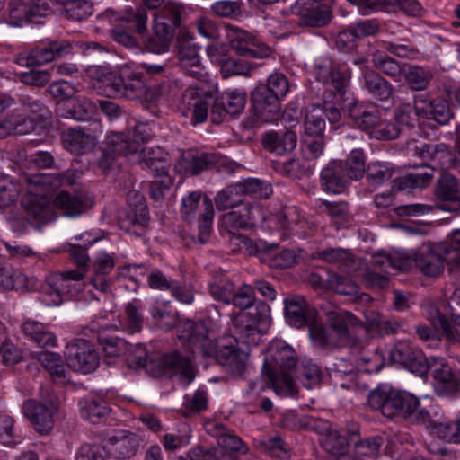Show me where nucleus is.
I'll list each match as a JSON object with an SVG mask.
<instances>
[{
	"mask_svg": "<svg viewBox=\"0 0 460 460\" xmlns=\"http://www.w3.org/2000/svg\"><path fill=\"white\" fill-rule=\"evenodd\" d=\"M321 70L316 76L318 81L330 84L334 91L345 92L347 77L344 73L331 66H325L321 68Z\"/></svg>",
	"mask_w": 460,
	"mask_h": 460,
	"instance_id": "obj_61",
	"label": "nucleus"
},
{
	"mask_svg": "<svg viewBox=\"0 0 460 460\" xmlns=\"http://www.w3.org/2000/svg\"><path fill=\"white\" fill-rule=\"evenodd\" d=\"M346 168V172L350 180H359L367 172L365 167V156L361 149H354L350 152L347 160L343 162Z\"/></svg>",
	"mask_w": 460,
	"mask_h": 460,
	"instance_id": "obj_55",
	"label": "nucleus"
},
{
	"mask_svg": "<svg viewBox=\"0 0 460 460\" xmlns=\"http://www.w3.org/2000/svg\"><path fill=\"white\" fill-rule=\"evenodd\" d=\"M325 127L320 105H313L305 117L304 137H324Z\"/></svg>",
	"mask_w": 460,
	"mask_h": 460,
	"instance_id": "obj_46",
	"label": "nucleus"
},
{
	"mask_svg": "<svg viewBox=\"0 0 460 460\" xmlns=\"http://www.w3.org/2000/svg\"><path fill=\"white\" fill-rule=\"evenodd\" d=\"M127 327L131 333L141 331L144 316L142 313V305L138 299H133L128 302L125 308Z\"/></svg>",
	"mask_w": 460,
	"mask_h": 460,
	"instance_id": "obj_57",
	"label": "nucleus"
},
{
	"mask_svg": "<svg viewBox=\"0 0 460 460\" xmlns=\"http://www.w3.org/2000/svg\"><path fill=\"white\" fill-rule=\"evenodd\" d=\"M200 199L201 194L199 191H192L184 197L181 201L182 218L189 224L196 222L199 230L197 238L190 236L189 239H186V245L189 247L191 244L201 243V213L199 212Z\"/></svg>",
	"mask_w": 460,
	"mask_h": 460,
	"instance_id": "obj_28",
	"label": "nucleus"
},
{
	"mask_svg": "<svg viewBox=\"0 0 460 460\" xmlns=\"http://www.w3.org/2000/svg\"><path fill=\"white\" fill-rule=\"evenodd\" d=\"M141 441L137 434L124 431L122 435L114 436L109 439L112 447L111 453L117 459H129L137 454Z\"/></svg>",
	"mask_w": 460,
	"mask_h": 460,
	"instance_id": "obj_31",
	"label": "nucleus"
},
{
	"mask_svg": "<svg viewBox=\"0 0 460 460\" xmlns=\"http://www.w3.org/2000/svg\"><path fill=\"white\" fill-rule=\"evenodd\" d=\"M25 277L18 270L13 269L8 262L0 270V290H11L21 285Z\"/></svg>",
	"mask_w": 460,
	"mask_h": 460,
	"instance_id": "obj_64",
	"label": "nucleus"
},
{
	"mask_svg": "<svg viewBox=\"0 0 460 460\" xmlns=\"http://www.w3.org/2000/svg\"><path fill=\"white\" fill-rule=\"evenodd\" d=\"M349 115L355 122V124L362 130L373 129V135L375 136V130L377 128L379 122L378 111L376 110L369 111L363 105L351 104L349 108Z\"/></svg>",
	"mask_w": 460,
	"mask_h": 460,
	"instance_id": "obj_42",
	"label": "nucleus"
},
{
	"mask_svg": "<svg viewBox=\"0 0 460 460\" xmlns=\"http://www.w3.org/2000/svg\"><path fill=\"white\" fill-rule=\"evenodd\" d=\"M253 34L236 26H229L227 37L232 49L240 57H243Z\"/></svg>",
	"mask_w": 460,
	"mask_h": 460,
	"instance_id": "obj_54",
	"label": "nucleus"
},
{
	"mask_svg": "<svg viewBox=\"0 0 460 460\" xmlns=\"http://www.w3.org/2000/svg\"><path fill=\"white\" fill-rule=\"evenodd\" d=\"M146 20L147 13L144 8L128 12L124 16L115 18L119 23L110 31V35L116 42L127 48H132L136 46L137 41L129 31H136L141 35L145 34Z\"/></svg>",
	"mask_w": 460,
	"mask_h": 460,
	"instance_id": "obj_12",
	"label": "nucleus"
},
{
	"mask_svg": "<svg viewBox=\"0 0 460 460\" xmlns=\"http://www.w3.org/2000/svg\"><path fill=\"white\" fill-rule=\"evenodd\" d=\"M260 213V208L245 204L242 210H233L223 216L222 224L227 233L238 232L255 225V213Z\"/></svg>",
	"mask_w": 460,
	"mask_h": 460,
	"instance_id": "obj_26",
	"label": "nucleus"
},
{
	"mask_svg": "<svg viewBox=\"0 0 460 460\" xmlns=\"http://www.w3.org/2000/svg\"><path fill=\"white\" fill-rule=\"evenodd\" d=\"M438 438L448 443H460V416L454 420L435 425Z\"/></svg>",
	"mask_w": 460,
	"mask_h": 460,
	"instance_id": "obj_62",
	"label": "nucleus"
},
{
	"mask_svg": "<svg viewBox=\"0 0 460 460\" xmlns=\"http://www.w3.org/2000/svg\"><path fill=\"white\" fill-rule=\"evenodd\" d=\"M435 193L443 203L440 208L445 211L460 212V189L456 177L443 175L437 182Z\"/></svg>",
	"mask_w": 460,
	"mask_h": 460,
	"instance_id": "obj_23",
	"label": "nucleus"
},
{
	"mask_svg": "<svg viewBox=\"0 0 460 460\" xmlns=\"http://www.w3.org/2000/svg\"><path fill=\"white\" fill-rule=\"evenodd\" d=\"M182 116L190 117V123L196 126L201 122V89L190 86L182 94Z\"/></svg>",
	"mask_w": 460,
	"mask_h": 460,
	"instance_id": "obj_37",
	"label": "nucleus"
},
{
	"mask_svg": "<svg viewBox=\"0 0 460 460\" xmlns=\"http://www.w3.org/2000/svg\"><path fill=\"white\" fill-rule=\"evenodd\" d=\"M179 330V339L186 341L187 347L193 352L195 349L201 348V341L199 333L196 331V323L190 320L184 322H178L177 325Z\"/></svg>",
	"mask_w": 460,
	"mask_h": 460,
	"instance_id": "obj_58",
	"label": "nucleus"
},
{
	"mask_svg": "<svg viewBox=\"0 0 460 460\" xmlns=\"http://www.w3.org/2000/svg\"><path fill=\"white\" fill-rule=\"evenodd\" d=\"M241 193L255 199H267L272 193L270 184L259 179L251 178L238 182Z\"/></svg>",
	"mask_w": 460,
	"mask_h": 460,
	"instance_id": "obj_51",
	"label": "nucleus"
},
{
	"mask_svg": "<svg viewBox=\"0 0 460 460\" xmlns=\"http://www.w3.org/2000/svg\"><path fill=\"white\" fill-rule=\"evenodd\" d=\"M405 83L413 91L426 90L433 77L431 71L426 67L404 63L402 75Z\"/></svg>",
	"mask_w": 460,
	"mask_h": 460,
	"instance_id": "obj_39",
	"label": "nucleus"
},
{
	"mask_svg": "<svg viewBox=\"0 0 460 460\" xmlns=\"http://www.w3.org/2000/svg\"><path fill=\"white\" fill-rule=\"evenodd\" d=\"M151 315L155 324L165 332L172 330L179 321L178 312L168 308L167 302H156L151 308Z\"/></svg>",
	"mask_w": 460,
	"mask_h": 460,
	"instance_id": "obj_45",
	"label": "nucleus"
},
{
	"mask_svg": "<svg viewBox=\"0 0 460 460\" xmlns=\"http://www.w3.org/2000/svg\"><path fill=\"white\" fill-rule=\"evenodd\" d=\"M143 168H146L154 172V180L150 182V195L155 201L163 200L164 193L168 191L173 184L172 178L168 174V170L164 162L161 158H155L144 155L139 160Z\"/></svg>",
	"mask_w": 460,
	"mask_h": 460,
	"instance_id": "obj_15",
	"label": "nucleus"
},
{
	"mask_svg": "<svg viewBox=\"0 0 460 460\" xmlns=\"http://www.w3.org/2000/svg\"><path fill=\"white\" fill-rule=\"evenodd\" d=\"M65 358L67 367L74 371L89 374L100 364L99 353L85 339H74L66 347Z\"/></svg>",
	"mask_w": 460,
	"mask_h": 460,
	"instance_id": "obj_10",
	"label": "nucleus"
},
{
	"mask_svg": "<svg viewBox=\"0 0 460 460\" xmlns=\"http://www.w3.org/2000/svg\"><path fill=\"white\" fill-rule=\"evenodd\" d=\"M95 110V104L85 97L64 101L58 104L60 117L75 120H88Z\"/></svg>",
	"mask_w": 460,
	"mask_h": 460,
	"instance_id": "obj_29",
	"label": "nucleus"
},
{
	"mask_svg": "<svg viewBox=\"0 0 460 460\" xmlns=\"http://www.w3.org/2000/svg\"><path fill=\"white\" fill-rule=\"evenodd\" d=\"M72 45L69 41L51 40L27 52L20 53L16 58V63L21 66H40L55 59L61 58L71 53Z\"/></svg>",
	"mask_w": 460,
	"mask_h": 460,
	"instance_id": "obj_11",
	"label": "nucleus"
},
{
	"mask_svg": "<svg viewBox=\"0 0 460 460\" xmlns=\"http://www.w3.org/2000/svg\"><path fill=\"white\" fill-rule=\"evenodd\" d=\"M349 181L343 161L332 160L321 171V186L325 191L334 194L341 193L348 187Z\"/></svg>",
	"mask_w": 460,
	"mask_h": 460,
	"instance_id": "obj_20",
	"label": "nucleus"
},
{
	"mask_svg": "<svg viewBox=\"0 0 460 460\" xmlns=\"http://www.w3.org/2000/svg\"><path fill=\"white\" fill-rule=\"evenodd\" d=\"M433 178V169L426 166L419 172H410L395 178L393 181V189L406 190L411 189H421L427 187Z\"/></svg>",
	"mask_w": 460,
	"mask_h": 460,
	"instance_id": "obj_36",
	"label": "nucleus"
},
{
	"mask_svg": "<svg viewBox=\"0 0 460 460\" xmlns=\"http://www.w3.org/2000/svg\"><path fill=\"white\" fill-rule=\"evenodd\" d=\"M58 410V404L54 397L48 400H26L22 407L25 418L32 425L36 432L48 435L54 428V416Z\"/></svg>",
	"mask_w": 460,
	"mask_h": 460,
	"instance_id": "obj_9",
	"label": "nucleus"
},
{
	"mask_svg": "<svg viewBox=\"0 0 460 460\" xmlns=\"http://www.w3.org/2000/svg\"><path fill=\"white\" fill-rule=\"evenodd\" d=\"M217 84L203 80V121L210 114L213 123L219 124L226 114H239L246 103L244 91H232L217 97Z\"/></svg>",
	"mask_w": 460,
	"mask_h": 460,
	"instance_id": "obj_4",
	"label": "nucleus"
},
{
	"mask_svg": "<svg viewBox=\"0 0 460 460\" xmlns=\"http://www.w3.org/2000/svg\"><path fill=\"white\" fill-rule=\"evenodd\" d=\"M36 359L49 372L53 381L61 385L66 383V367L61 355L50 351L35 353Z\"/></svg>",
	"mask_w": 460,
	"mask_h": 460,
	"instance_id": "obj_33",
	"label": "nucleus"
},
{
	"mask_svg": "<svg viewBox=\"0 0 460 460\" xmlns=\"http://www.w3.org/2000/svg\"><path fill=\"white\" fill-rule=\"evenodd\" d=\"M324 314L328 328L314 323L309 328L310 337L320 348L340 347L342 340L349 337V327L358 324V319L350 312L340 308L324 310Z\"/></svg>",
	"mask_w": 460,
	"mask_h": 460,
	"instance_id": "obj_2",
	"label": "nucleus"
},
{
	"mask_svg": "<svg viewBox=\"0 0 460 460\" xmlns=\"http://www.w3.org/2000/svg\"><path fill=\"white\" fill-rule=\"evenodd\" d=\"M64 8L66 17L74 21H83L93 13V5L86 0L66 1Z\"/></svg>",
	"mask_w": 460,
	"mask_h": 460,
	"instance_id": "obj_59",
	"label": "nucleus"
},
{
	"mask_svg": "<svg viewBox=\"0 0 460 460\" xmlns=\"http://www.w3.org/2000/svg\"><path fill=\"white\" fill-rule=\"evenodd\" d=\"M328 287L342 296H357L359 291V287L354 281L338 274L329 276Z\"/></svg>",
	"mask_w": 460,
	"mask_h": 460,
	"instance_id": "obj_60",
	"label": "nucleus"
},
{
	"mask_svg": "<svg viewBox=\"0 0 460 460\" xmlns=\"http://www.w3.org/2000/svg\"><path fill=\"white\" fill-rule=\"evenodd\" d=\"M149 136L145 131V126L137 125L132 132H111L107 136L106 146L102 156L98 160V166L104 172L111 169L119 155L127 156L136 155L138 152L139 158L144 156L142 145L146 143Z\"/></svg>",
	"mask_w": 460,
	"mask_h": 460,
	"instance_id": "obj_3",
	"label": "nucleus"
},
{
	"mask_svg": "<svg viewBox=\"0 0 460 460\" xmlns=\"http://www.w3.org/2000/svg\"><path fill=\"white\" fill-rule=\"evenodd\" d=\"M21 332L25 338L40 348H54L57 346L55 334L42 323L26 320L21 324Z\"/></svg>",
	"mask_w": 460,
	"mask_h": 460,
	"instance_id": "obj_27",
	"label": "nucleus"
},
{
	"mask_svg": "<svg viewBox=\"0 0 460 460\" xmlns=\"http://www.w3.org/2000/svg\"><path fill=\"white\" fill-rule=\"evenodd\" d=\"M271 383L273 390L281 396H294L297 393L291 371L279 369L263 370Z\"/></svg>",
	"mask_w": 460,
	"mask_h": 460,
	"instance_id": "obj_41",
	"label": "nucleus"
},
{
	"mask_svg": "<svg viewBox=\"0 0 460 460\" xmlns=\"http://www.w3.org/2000/svg\"><path fill=\"white\" fill-rule=\"evenodd\" d=\"M284 304L285 317L290 325L301 328L314 324L312 322L316 316V312L307 305L304 296L290 295L285 298Z\"/></svg>",
	"mask_w": 460,
	"mask_h": 460,
	"instance_id": "obj_19",
	"label": "nucleus"
},
{
	"mask_svg": "<svg viewBox=\"0 0 460 460\" xmlns=\"http://www.w3.org/2000/svg\"><path fill=\"white\" fill-rule=\"evenodd\" d=\"M80 407L82 416L93 424L102 422L111 413L108 402L100 397L81 401Z\"/></svg>",
	"mask_w": 460,
	"mask_h": 460,
	"instance_id": "obj_40",
	"label": "nucleus"
},
{
	"mask_svg": "<svg viewBox=\"0 0 460 460\" xmlns=\"http://www.w3.org/2000/svg\"><path fill=\"white\" fill-rule=\"evenodd\" d=\"M203 429L208 435L215 438L220 449L229 453L239 452L244 454L247 452L246 446L241 438L231 429H226L223 424L216 420H207L203 422Z\"/></svg>",
	"mask_w": 460,
	"mask_h": 460,
	"instance_id": "obj_21",
	"label": "nucleus"
},
{
	"mask_svg": "<svg viewBox=\"0 0 460 460\" xmlns=\"http://www.w3.org/2000/svg\"><path fill=\"white\" fill-rule=\"evenodd\" d=\"M431 376L435 393L439 396H454L460 389V378L443 359L432 358Z\"/></svg>",
	"mask_w": 460,
	"mask_h": 460,
	"instance_id": "obj_17",
	"label": "nucleus"
},
{
	"mask_svg": "<svg viewBox=\"0 0 460 460\" xmlns=\"http://www.w3.org/2000/svg\"><path fill=\"white\" fill-rule=\"evenodd\" d=\"M372 63L376 69L393 78L394 81H400L401 75L403 73L404 63H399L382 51H375L373 53Z\"/></svg>",
	"mask_w": 460,
	"mask_h": 460,
	"instance_id": "obj_44",
	"label": "nucleus"
},
{
	"mask_svg": "<svg viewBox=\"0 0 460 460\" xmlns=\"http://www.w3.org/2000/svg\"><path fill=\"white\" fill-rule=\"evenodd\" d=\"M160 364L164 370H172L180 374V379L184 385H189L196 376V371L189 358L182 357L179 352L164 355Z\"/></svg>",
	"mask_w": 460,
	"mask_h": 460,
	"instance_id": "obj_30",
	"label": "nucleus"
},
{
	"mask_svg": "<svg viewBox=\"0 0 460 460\" xmlns=\"http://www.w3.org/2000/svg\"><path fill=\"white\" fill-rule=\"evenodd\" d=\"M313 425L308 423L310 427L315 429L316 427L321 429L322 432H326V436L323 441L324 449L333 456H343L349 447V441L346 436L341 435L337 430L330 429L329 423L324 420L315 421Z\"/></svg>",
	"mask_w": 460,
	"mask_h": 460,
	"instance_id": "obj_34",
	"label": "nucleus"
},
{
	"mask_svg": "<svg viewBox=\"0 0 460 460\" xmlns=\"http://www.w3.org/2000/svg\"><path fill=\"white\" fill-rule=\"evenodd\" d=\"M315 258L327 263L336 264L341 270H349L353 263L351 252L342 248H328L319 251Z\"/></svg>",
	"mask_w": 460,
	"mask_h": 460,
	"instance_id": "obj_48",
	"label": "nucleus"
},
{
	"mask_svg": "<svg viewBox=\"0 0 460 460\" xmlns=\"http://www.w3.org/2000/svg\"><path fill=\"white\" fill-rule=\"evenodd\" d=\"M22 204L28 215L39 222L46 223L53 217L51 207L43 198L29 195L22 199Z\"/></svg>",
	"mask_w": 460,
	"mask_h": 460,
	"instance_id": "obj_43",
	"label": "nucleus"
},
{
	"mask_svg": "<svg viewBox=\"0 0 460 460\" xmlns=\"http://www.w3.org/2000/svg\"><path fill=\"white\" fill-rule=\"evenodd\" d=\"M242 197L238 183L229 185L217 193L215 198L216 207L219 210L235 208L243 203Z\"/></svg>",
	"mask_w": 460,
	"mask_h": 460,
	"instance_id": "obj_50",
	"label": "nucleus"
},
{
	"mask_svg": "<svg viewBox=\"0 0 460 460\" xmlns=\"http://www.w3.org/2000/svg\"><path fill=\"white\" fill-rule=\"evenodd\" d=\"M183 13L182 5L173 2H166L153 14V30L159 42L156 47H150L151 50L160 52L168 48L173 38L175 28L181 24Z\"/></svg>",
	"mask_w": 460,
	"mask_h": 460,
	"instance_id": "obj_6",
	"label": "nucleus"
},
{
	"mask_svg": "<svg viewBox=\"0 0 460 460\" xmlns=\"http://www.w3.org/2000/svg\"><path fill=\"white\" fill-rule=\"evenodd\" d=\"M234 289V283L222 278L219 279H215V281L210 283L208 286V290L211 296L214 299L222 301L225 304H231Z\"/></svg>",
	"mask_w": 460,
	"mask_h": 460,
	"instance_id": "obj_63",
	"label": "nucleus"
},
{
	"mask_svg": "<svg viewBox=\"0 0 460 460\" xmlns=\"http://www.w3.org/2000/svg\"><path fill=\"white\" fill-rule=\"evenodd\" d=\"M257 67L256 65L237 58H226L220 69L223 77L227 78L231 75L250 76L252 71Z\"/></svg>",
	"mask_w": 460,
	"mask_h": 460,
	"instance_id": "obj_52",
	"label": "nucleus"
},
{
	"mask_svg": "<svg viewBox=\"0 0 460 460\" xmlns=\"http://www.w3.org/2000/svg\"><path fill=\"white\" fill-rule=\"evenodd\" d=\"M280 100L266 87L258 85L252 94L254 117L247 118L243 121L244 127L252 128L258 127L260 121L268 123L277 120L281 111Z\"/></svg>",
	"mask_w": 460,
	"mask_h": 460,
	"instance_id": "obj_7",
	"label": "nucleus"
},
{
	"mask_svg": "<svg viewBox=\"0 0 460 460\" xmlns=\"http://www.w3.org/2000/svg\"><path fill=\"white\" fill-rule=\"evenodd\" d=\"M83 279L84 272L81 270L51 273L47 277L45 285L42 286L43 293L51 297L47 303L58 305L62 303L63 296L77 294L81 288Z\"/></svg>",
	"mask_w": 460,
	"mask_h": 460,
	"instance_id": "obj_8",
	"label": "nucleus"
},
{
	"mask_svg": "<svg viewBox=\"0 0 460 460\" xmlns=\"http://www.w3.org/2000/svg\"><path fill=\"white\" fill-rule=\"evenodd\" d=\"M194 36L186 30H182L177 36L179 57L186 73L199 79L200 76L199 46L194 42Z\"/></svg>",
	"mask_w": 460,
	"mask_h": 460,
	"instance_id": "obj_16",
	"label": "nucleus"
},
{
	"mask_svg": "<svg viewBox=\"0 0 460 460\" xmlns=\"http://www.w3.org/2000/svg\"><path fill=\"white\" fill-rule=\"evenodd\" d=\"M65 148L72 154L82 155L91 150L95 144V137L82 128H70L62 136Z\"/></svg>",
	"mask_w": 460,
	"mask_h": 460,
	"instance_id": "obj_32",
	"label": "nucleus"
},
{
	"mask_svg": "<svg viewBox=\"0 0 460 460\" xmlns=\"http://www.w3.org/2000/svg\"><path fill=\"white\" fill-rule=\"evenodd\" d=\"M107 88L113 97L135 100L145 95L146 85L137 73L122 72L108 78Z\"/></svg>",
	"mask_w": 460,
	"mask_h": 460,
	"instance_id": "obj_14",
	"label": "nucleus"
},
{
	"mask_svg": "<svg viewBox=\"0 0 460 460\" xmlns=\"http://www.w3.org/2000/svg\"><path fill=\"white\" fill-rule=\"evenodd\" d=\"M34 123L29 117L18 112L12 113L8 119H0V138L13 133L15 135H25L31 132Z\"/></svg>",
	"mask_w": 460,
	"mask_h": 460,
	"instance_id": "obj_38",
	"label": "nucleus"
},
{
	"mask_svg": "<svg viewBox=\"0 0 460 460\" xmlns=\"http://www.w3.org/2000/svg\"><path fill=\"white\" fill-rule=\"evenodd\" d=\"M362 88L374 99L385 102L391 99L394 87L377 71L365 68L360 77Z\"/></svg>",
	"mask_w": 460,
	"mask_h": 460,
	"instance_id": "obj_24",
	"label": "nucleus"
},
{
	"mask_svg": "<svg viewBox=\"0 0 460 460\" xmlns=\"http://www.w3.org/2000/svg\"><path fill=\"white\" fill-rule=\"evenodd\" d=\"M297 135L289 128L268 130L261 135V145L268 152L277 155H284L295 150Z\"/></svg>",
	"mask_w": 460,
	"mask_h": 460,
	"instance_id": "obj_18",
	"label": "nucleus"
},
{
	"mask_svg": "<svg viewBox=\"0 0 460 460\" xmlns=\"http://www.w3.org/2000/svg\"><path fill=\"white\" fill-rule=\"evenodd\" d=\"M331 20V12L329 8L323 4L308 11V13L303 18H299L298 24L308 27H323Z\"/></svg>",
	"mask_w": 460,
	"mask_h": 460,
	"instance_id": "obj_56",
	"label": "nucleus"
},
{
	"mask_svg": "<svg viewBox=\"0 0 460 460\" xmlns=\"http://www.w3.org/2000/svg\"><path fill=\"white\" fill-rule=\"evenodd\" d=\"M416 155L425 163L432 161L438 164H443L450 156V150L446 144H423L415 148Z\"/></svg>",
	"mask_w": 460,
	"mask_h": 460,
	"instance_id": "obj_49",
	"label": "nucleus"
},
{
	"mask_svg": "<svg viewBox=\"0 0 460 460\" xmlns=\"http://www.w3.org/2000/svg\"><path fill=\"white\" fill-rule=\"evenodd\" d=\"M447 246L438 243H423L414 256L417 268L426 276L437 278L444 272L445 262L450 261L447 254L444 253Z\"/></svg>",
	"mask_w": 460,
	"mask_h": 460,
	"instance_id": "obj_13",
	"label": "nucleus"
},
{
	"mask_svg": "<svg viewBox=\"0 0 460 460\" xmlns=\"http://www.w3.org/2000/svg\"><path fill=\"white\" fill-rule=\"evenodd\" d=\"M175 170L186 175H197L201 172V155L198 148H190L181 153Z\"/></svg>",
	"mask_w": 460,
	"mask_h": 460,
	"instance_id": "obj_47",
	"label": "nucleus"
},
{
	"mask_svg": "<svg viewBox=\"0 0 460 460\" xmlns=\"http://www.w3.org/2000/svg\"><path fill=\"white\" fill-rule=\"evenodd\" d=\"M97 340L102 351L108 358H117L126 355L128 350L132 348V344L128 342L125 339L111 333L108 328L98 332Z\"/></svg>",
	"mask_w": 460,
	"mask_h": 460,
	"instance_id": "obj_35",
	"label": "nucleus"
},
{
	"mask_svg": "<svg viewBox=\"0 0 460 460\" xmlns=\"http://www.w3.org/2000/svg\"><path fill=\"white\" fill-rule=\"evenodd\" d=\"M93 205L91 197L84 192L75 194L60 191L54 199V206L66 217H75L87 211Z\"/></svg>",
	"mask_w": 460,
	"mask_h": 460,
	"instance_id": "obj_22",
	"label": "nucleus"
},
{
	"mask_svg": "<svg viewBox=\"0 0 460 460\" xmlns=\"http://www.w3.org/2000/svg\"><path fill=\"white\" fill-rule=\"evenodd\" d=\"M368 405L385 417L411 418L420 406L419 399L406 391L376 388L367 397Z\"/></svg>",
	"mask_w": 460,
	"mask_h": 460,
	"instance_id": "obj_5",
	"label": "nucleus"
},
{
	"mask_svg": "<svg viewBox=\"0 0 460 460\" xmlns=\"http://www.w3.org/2000/svg\"><path fill=\"white\" fill-rule=\"evenodd\" d=\"M270 324V308L258 302L232 319V335L223 333L221 314L211 305L203 315V360L228 368L234 375L243 374L250 356V346L257 345L261 332Z\"/></svg>",
	"mask_w": 460,
	"mask_h": 460,
	"instance_id": "obj_1",
	"label": "nucleus"
},
{
	"mask_svg": "<svg viewBox=\"0 0 460 460\" xmlns=\"http://www.w3.org/2000/svg\"><path fill=\"white\" fill-rule=\"evenodd\" d=\"M433 310L436 312L437 315V318L433 320V325L439 327L450 342H460V316L456 317L454 322L450 323L439 310Z\"/></svg>",
	"mask_w": 460,
	"mask_h": 460,
	"instance_id": "obj_53",
	"label": "nucleus"
},
{
	"mask_svg": "<svg viewBox=\"0 0 460 460\" xmlns=\"http://www.w3.org/2000/svg\"><path fill=\"white\" fill-rule=\"evenodd\" d=\"M270 358H267L263 370L279 369V371H292L297 364L295 350L282 342H276L269 349Z\"/></svg>",
	"mask_w": 460,
	"mask_h": 460,
	"instance_id": "obj_25",
	"label": "nucleus"
}]
</instances>
